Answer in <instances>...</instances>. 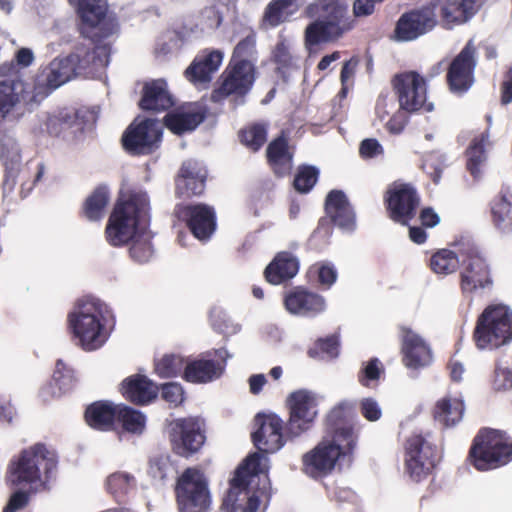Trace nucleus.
<instances>
[{
  "instance_id": "23",
  "label": "nucleus",
  "mask_w": 512,
  "mask_h": 512,
  "mask_svg": "<svg viewBox=\"0 0 512 512\" xmlns=\"http://www.w3.org/2000/svg\"><path fill=\"white\" fill-rule=\"evenodd\" d=\"M175 215L186 222L195 238L200 241L209 239L215 230V213L207 205H177Z\"/></svg>"
},
{
  "instance_id": "40",
  "label": "nucleus",
  "mask_w": 512,
  "mask_h": 512,
  "mask_svg": "<svg viewBox=\"0 0 512 512\" xmlns=\"http://www.w3.org/2000/svg\"><path fill=\"white\" fill-rule=\"evenodd\" d=\"M319 402V395L316 392L308 389H299L293 391L287 397V406L289 412L306 415L313 418L318 417Z\"/></svg>"
},
{
  "instance_id": "20",
  "label": "nucleus",
  "mask_w": 512,
  "mask_h": 512,
  "mask_svg": "<svg viewBox=\"0 0 512 512\" xmlns=\"http://www.w3.org/2000/svg\"><path fill=\"white\" fill-rule=\"evenodd\" d=\"M253 442L260 454L275 453L285 444L283 435V420L276 414H258L255 418Z\"/></svg>"
},
{
  "instance_id": "42",
  "label": "nucleus",
  "mask_w": 512,
  "mask_h": 512,
  "mask_svg": "<svg viewBox=\"0 0 512 512\" xmlns=\"http://www.w3.org/2000/svg\"><path fill=\"white\" fill-rule=\"evenodd\" d=\"M117 419L121 422L122 429L129 434L139 436L146 429V415L131 407L120 404Z\"/></svg>"
},
{
  "instance_id": "59",
  "label": "nucleus",
  "mask_w": 512,
  "mask_h": 512,
  "mask_svg": "<svg viewBox=\"0 0 512 512\" xmlns=\"http://www.w3.org/2000/svg\"><path fill=\"white\" fill-rule=\"evenodd\" d=\"M162 399L172 407H178L185 400V391L180 383L168 382L161 386Z\"/></svg>"
},
{
  "instance_id": "3",
  "label": "nucleus",
  "mask_w": 512,
  "mask_h": 512,
  "mask_svg": "<svg viewBox=\"0 0 512 512\" xmlns=\"http://www.w3.org/2000/svg\"><path fill=\"white\" fill-rule=\"evenodd\" d=\"M357 437L346 424H330L321 440L302 455V471L311 478H322L351 462Z\"/></svg>"
},
{
  "instance_id": "10",
  "label": "nucleus",
  "mask_w": 512,
  "mask_h": 512,
  "mask_svg": "<svg viewBox=\"0 0 512 512\" xmlns=\"http://www.w3.org/2000/svg\"><path fill=\"white\" fill-rule=\"evenodd\" d=\"M474 341L481 350H492L512 341V310L503 304L486 307L477 320Z\"/></svg>"
},
{
  "instance_id": "32",
  "label": "nucleus",
  "mask_w": 512,
  "mask_h": 512,
  "mask_svg": "<svg viewBox=\"0 0 512 512\" xmlns=\"http://www.w3.org/2000/svg\"><path fill=\"white\" fill-rule=\"evenodd\" d=\"M24 160V150L19 139L13 134L0 137V162L6 176L15 179L20 173Z\"/></svg>"
},
{
  "instance_id": "50",
  "label": "nucleus",
  "mask_w": 512,
  "mask_h": 512,
  "mask_svg": "<svg viewBox=\"0 0 512 512\" xmlns=\"http://www.w3.org/2000/svg\"><path fill=\"white\" fill-rule=\"evenodd\" d=\"M383 373V364L379 359L373 358L363 363L358 374V381L364 387H374Z\"/></svg>"
},
{
  "instance_id": "25",
  "label": "nucleus",
  "mask_w": 512,
  "mask_h": 512,
  "mask_svg": "<svg viewBox=\"0 0 512 512\" xmlns=\"http://www.w3.org/2000/svg\"><path fill=\"white\" fill-rule=\"evenodd\" d=\"M170 438L175 451L183 456L196 452L205 437L193 418L176 419L170 425Z\"/></svg>"
},
{
  "instance_id": "52",
  "label": "nucleus",
  "mask_w": 512,
  "mask_h": 512,
  "mask_svg": "<svg viewBox=\"0 0 512 512\" xmlns=\"http://www.w3.org/2000/svg\"><path fill=\"white\" fill-rule=\"evenodd\" d=\"M242 143L251 150H258L266 141V129L264 126L252 125L241 132Z\"/></svg>"
},
{
  "instance_id": "41",
  "label": "nucleus",
  "mask_w": 512,
  "mask_h": 512,
  "mask_svg": "<svg viewBox=\"0 0 512 512\" xmlns=\"http://www.w3.org/2000/svg\"><path fill=\"white\" fill-rule=\"evenodd\" d=\"M269 163L278 175H285L292 168V153L289 151L287 141L279 137L271 142L267 149Z\"/></svg>"
},
{
  "instance_id": "24",
  "label": "nucleus",
  "mask_w": 512,
  "mask_h": 512,
  "mask_svg": "<svg viewBox=\"0 0 512 512\" xmlns=\"http://www.w3.org/2000/svg\"><path fill=\"white\" fill-rule=\"evenodd\" d=\"M230 355L226 349L214 352V358H201L188 363L184 368V379L191 383L205 384L221 377Z\"/></svg>"
},
{
  "instance_id": "37",
  "label": "nucleus",
  "mask_w": 512,
  "mask_h": 512,
  "mask_svg": "<svg viewBox=\"0 0 512 512\" xmlns=\"http://www.w3.org/2000/svg\"><path fill=\"white\" fill-rule=\"evenodd\" d=\"M120 404L111 401H97L87 407L85 418L88 425L94 429L107 431L118 416Z\"/></svg>"
},
{
  "instance_id": "1",
  "label": "nucleus",
  "mask_w": 512,
  "mask_h": 512,
  "mask_svg": "<svg viewBox=\"0 0 512 512\" xmlns=\"http://www.w3.org/2000/svg\"><path fill=\"white\" fill-rule=\"evenodd\" d=\"M269 458L249 454L236 469L223 500L225 512H262L270 496Z\"/></svg>"
},
{
  "instance_id": "5",
  "label": "nucleus",
  "mask_w": 512,
  "mask_h": 512,
  "mask_svg": "<svg viewBox=\"0 0 512 512\" xmlns=\"http://www.w3.org/2000/svg\"><path fill=\"white\" fill-rule=\"evenodd\" d=\"M58 464L55 451L44 443H34L8 463L5 479L9 486L36 493L46 489Z\"/></svg>"
},
{
  "instance_id": "29",
  "label": "nucleus",
  "mask_w": 512,
  "mask_h": 512,
  "mask_svg": "<svg viewBox=\"0 0 512 512\" xmlns=\"http://www.w3.org/2000/svg\"><path fill=\"white\" fill-rule=\"evenodd\" d=\"M206 176V169L201 163L194 160L184 162L176 179V194L183 198L200 195L205 188Z\"/></svg>"
},
{
  "instance_id": "45",
  "label": "nucleus",
  "mask_w": 512,
  "mask_h": 512,
  "mask_svg": "<svg viewBox=\"0 0 512 512\" xmlns=\"http://www.w3.org/2000/svg\"><path fill=\"white\" fill-rule=\"evenodd\" d=\"M484 141V136H481V138H475L469 145L466 152L467 169L475 178L479 177L482 173L486 161Z\"/></svg>"
},
{
  "instance_id": "30",
  "label": "nucleus",
  "mask_w": 512,
  "mask_h": 512,
  "mask_svg": "<svg viewBox=\"0 0 512 512\" xmlns=\"http://www.w3.org/2000/svg\"><path fill=\"white\" fill-rule=\"evenodd\" d=\"M476 0H433L430 8L439 12L446 26L466 22L475 13Z\"/></svg>"
},
{
  "instance_id": "46",
  "label": "nucleus",
  "mask_w": 512,
  "mask_h": 512,
  "mask_svg": "<svg viewBox=\"0 0 512 512\" xmlns=\"http://www.w3.org/2000/svg\"><path fill=\"white\" fill-rule=\"evenodd\" d=\"M492 215L495 224L502 230L512 228V198L502 195L492 204Z\"/></svg>"
},
{
  "instance_id": "64",
  "label": "nucleus",
  "mask_w": 512,
  "mask_h": 512,
  "mask_svg": "<svg viewBox=\"0 0 512 512\" xmlns=\"http://www.w3.org/2000/svg\"><path fill=\"white\" fill-rule=\"evenodd\" d=\"M357 65H358V61L355 59H350L349 61L344 63L342 70H341V74H340V80H341V85H342V88L340 91L341 97H346L349 89L352 87L353 78L355 75Z\"/></svg>"
},
{
  "instance_id": "13",
  "label": "nucleus",
  "mask_w": 512,
  "mask_h": 512,
  "mask_svg": "<svg viewBox=\"0 0 512 512\" xmlns=\"http://www.w3.org/2000/svg\"><path fill=\"white\" fill-rule=\"evenodd\" d=\"M401 361L411 372H419L434 361L429 342L418 331L410 326L401 325L398 328Z\"/></svg>"
},
{
  "instance_id": "6",
  "label": "nucleus",
  "mask_w": 512,
  "mask_h": 512,
  "mask_svg": "<svg viewBox=\"0 0 512 512\" xmlns=\"http://www.w3.org/2000/svg\"><path fill=\"white\" fill-rule=\"evenodd\" d=\"M305 15L311 19L304 30L309 55L316 53L318 45L336 42L353 27L347 0H315L306 7Z\"/></svg>"
},
{
  "instance_id": "39",
  "label": "nucleus",
  "mask_w": 512,
  "mask_h": 512,
  "mask_svg": "<svg viewBox=\"0 0 512 512\" xmlns=\"http://www.w3.org/2000/svg\"><path fill=\"white\" fill-rule=\"evenodd\" d=\"M140 105L144 110L161 111L173 105L172 97L164 80L158 79L147 83Z\"/></svg>"
},
{
  "instance_id": "62",
  "label": "nucleus",
  "mask_w": 512,
  "mask_h": 512,
  "mask_svg": "<svg viewBox=\"0 0 512 512\" xmlns=\"http://www.w3.org/2000/svg\"><path fill=\"white\" fill-rule=\"evenodd\" d=\"M361 415L370 422H376L382 417V409L378 401L372 397L361 399L359 403Z\"/></svg>"
},
{
  "instance_id": "15",
  "label": "nucleus",
  "mask_w": 512,
  "mask_h": 512,
  "mask_svg": "<svg viewBox=\"0 0 512 512\" xmlns=\"http://www.w3.org/2000/svg\"><path fill=\"white\" fill-rule=\"evenodd\" d=\"M394 89L398 97V104L407 112L423 109L431 112L434 107L426 99L427 87L425 79L414 71L404 72L395 76Z\"/></svg>"
},
{
  "instance_id": "51",
  "label": "nucleus",
  "mask_w": 512,
  "mask_h": 512,
  "mask_svg": "<svg viewBox=\"0 0 512 512\" xmlns=\"http://www.w3.org/2000/svg\"><path fill=\"white\" fill-rule=\"evenodd\" d=\"M317 418L289 412L287 433L290 437L296 438L308 432L314 425Z\"/></svg>"
},
{
  "instance_id": "55",
  "label": "nucleus",
  "mask_w": 512,
  "mask_h": 512,
  "mask_svg": "<svg viewBox=\"0 0 512 512\" xmlns=\"http://www.w3.org/2000/svg\"><path fill=\"white\" fill-rule=\"evenodd\" d=\"M318 170L313 166H303L299 168L294 179L295 189L299 192H308L317 182Z\"/></svg>"
},
{
  "instance_id": "21",
  "label": "nucleus",
  "mask_w": 512,
  "mask_h": 512,
  "mask_svg": "<svg viewBox=\"0 0 512 512\" xmlns=\"http://www.w3.org/2000/svg\"><path fill=\"white\" fill-rule=\"evenodd\" d=\"M386 202L390 218L406 225L415 215L419 198L410 184L395 182L387 190Z\"/></svg>"
},
{
  "instance_id": "57",
  "label": "nucleus",
  "mask_w": 512,
  "mask_h": 512,
  "mask_svg": "<svg viewBox=\"0 0 512 512\" xmlns=\"http://www.w3.org/2000/svg\"><path fill=\"white\" fill-rule=\"evenodd\" d=\"M256 35L253 32H250L243 40H241L233 51V56L231 61H240V60H251L253 62L254 56L256 54Z\"/></svg>"
},
{
  "instance_id": "22",
  "label": "nucleus",
  "mask_w": 512,
  "mask_h": 512,
  "mask_svg": "<svg viewBox=\"0 0 512 512\" xmlns=\"http://www.w3.org/2000/svg\"><path fill=\"white\" fill-rule=\"evenodd\" d=\"M476 49L469 41L449 65L447 80L454 93L466 92L474 83Z\"/></svg>"
},
{
  "instance_id": "16",
  "label": "nucleus",
  "mask_w": 512,
  "mask_h": 512,
  "mask_svg": "<svg viewBox=\"0 0 512 512\" xmlns=\"http://www.w3.org/2000/svg\"><path fill=\"white\" fill-rule=\"evenodd\" d=\"M221 78V86L214 91L213 100L220 101L232 94L245 95L256 78L255 64L251 60L230 61Z\"/></svg>"
},
{
  "instance_id": "26",
  "label": "nucleus",
  "mask_w": 512,
  "mask_h": 512,
  "mask_svg": "<svg viewBox=\"0 0 512 512\" xmlns=\"http://www.w3.org/2000/svg\"><path fill=\"white\" fill-rule=\"evenodd\" d=\"M435 25L436 14L430 6L414 10L399 18L395 36L400 41H411L429 32Z\"/></svg>"
},
{
  "instance_id": "63",
  "label": "nucleus",
  "mask_w": 512,
  "mask_h": 512,
  "mask_svg": "<svg viewBox=\"0 0 512 512\" xmlns=\"http://www.w3.org/2000/svg\"><path fill=\"white\" fill-rule=\"evenodd\" d=\"M313 269L318 274V282L327 288L331 287L337 279V271L333 264L328 262L317 263Z\"/></svg>"
},
{
  "instance_id": "34",
  "label": "nucleus",
  "mask_w": 512,
  "mask_h": 512,
  "mask_svg": "<svg viewBox=\"0 0 512 512\" xmlns=\"http://www.w3.org/2000/svg\"><path fill=\"white\" fill-rule=\"evenodd\" d=\"M326 212L336 226L351 231L355 227L354 212L343 192L331 191L326 199Z\"/></svg>"
},
{
  "instance_id": "18",
  "label": "nucleus",
  "mask_w": 512,
  "mask_h": 512,
  "mask_svg": "<svg viewBox=\"0 0 512 512\" xmlns=\"http://www.w3.org/2000/svg\"><path fill=\"white\" fill-rule=\"evenodd\" d=\"M33 133L36 135L48 134L71 141L82 133L83 124L77 114L61 110L56 113H41L33 125Z\"/></svg>"
},
{
  "instance_id": "48",
  "label": "nucleus",
  "mask_w": 512,
  "mask_h": 512,
  "mask_svg": "<svg viewBox=\"0 0 512 512\" xmlns=\"http://www.w3.org/2000/svg\"><path fill=\"white\" fill-rule=\"evenodd\" d=\"M143 234L136 236L130 241V255L135 261L140 263L149 261L153 255L152 234L149 228Z\"/></svg>"
},
{
  "instance_id": "61",
  "label": "nucleus",
  "mask_w": 512,
  "mask_h": 512,
  "mask_svg": "<svg viewBox=\"0 0 512 512\" xmlns=\"http://www.w3.org/2000/svg\"><path fill=\"white\" fill-rule=\"evenodd\" d=\"M407 113L408 112L402 109L398 104V109L384 122L386 130L394 135L402 133L408 123Z\"/></svg>"
},
{
  "instance_id": "56",
  "label": "nucleus",
  "mask_w": 512,
  "mask_h": 512,
  "mask_svg": "<svg viewBox=\"0 0 512 512\" xmlns=\"http://www.w3.org/2000/svg\"><path fill=\"white\" fill-rule=\"evenodd\" d=\"M222 22V13L221 11L212 6V7H206L198 16V23L197 26L202 32H209L212 30H215L220 26Z\"/></svg>"
},
{
  "instance_id": "35",
  "label": "nucleus",
  "mask_w": 512,
  "mask_h": 512,
  "mask_svg": "<svg viewBox=\"0 0 512 512\" xmlns=\"http://www.w3.org/2000/svg\"><path fill=\"white\" fill-rule=\"evenodd\" d=\"M304 2L305 0H272L264 10L262 27H277L289 21Z\"/></svg>"
},
{
  "instance_id": "4",
  "label": "nucleus",
  "mask_w": 512,
  "mask_h": 512,
  "mask_svg": "<svg viewBox=\"0 0 512 512\" xmlns=\"http://www.w3.org/2000/svg\"><path fill=\"white\" fill-rule=\"evenodd\" d=\"M85 24L82 21L81 31L85 39L78 43L74 51L65 58L54 59L45 70V81L42 83L49 93L71 80L75 75L81 74L91 65L105 67L109 63L110 45L103 40L110 36L85 33ZM41 84V82H39Z\"/></svg>"
},
{
  "instance_id": "36",
  "label": "nucleus",
  "mask_w": 512,
  "mask_h": 512,
  "mask_svg": "<svg viewBox=\"0 0 512 512\" xmlns=\"http://www.w3.org/2000/svg\"><path fill=\"white\" fill-rule=\"evenodd\" d=\"M465 411L464 400L461 395H445L435 405L434 417L445 427L457 425L463 418Z\"/></svg>"
},
{
  "instance_id": "49",
  "label": "nucleus",
  "mask_w": 512,
  "mask_h": 512,
  "mask_svg": "<svg viewBox=\"0 0 512 512\" xmlns=\"http://www.w3.org/2000/svg\"><path fill=\"white\" fill-rule=\"evenodd\" d=\"M184 360L179 355H165L155 364V371L162 378L179 375L185 368Z\"/></svg>"
},
{
  "instance_id": "53",
  "label": "nucleus",
  "mask_w": 512,
  "mask_h": 512,
  "mask_svg": "<svg viewBox=\"0 0 512 512\" xmlns=\"http://www.w3.org/2000/svg\"><path fill=\"white\" fill-rule=\"evenodd\" d=\"M134 484V477L127 472H115L106 479V488L112 494L124 493Z\"/></svg>"
},
{
  "instance_id": "60",
  "label": "nucleus",
  "mask_w": 512,
  "mask_h": 512,
  "mask_svg": "<svg viewBox=\"0 0 512 512\" xmlns=\"http://www.w3.org/2000/svg\"><path fill=\"white\" fill-rule=\"evenodd\" d=\"M398 109L394 97L388 95H381L377 99L375 106L376 118L384 123L387 119L394 114V111Z\"/></svg>"
},
{
  "instance_id": "54",
  "label": "nucleus",
  "mask_w": 512,
  "mask_h": 512,
  "mask_svg": "<svg viewBox=\"0 0 512 512\" xmlns=\"http://www.w3.org/2000/svg\"><path fill=\"white\" fill-rule=\"evenodd\" d=\"M307 353L311 358H334L338 355V340L334 336L319 339L316 346L310 348Z\"/></svg>"
},
{
  "instance_id": "11",
  "label": "nucleus",
  "mask_w": 512,
  "mask_h": 512,
  "mask_svg": "<svg viewBox=\"0 0 512 512\" xmlns=\"http://www.w3.org/2000/svg\"><path fill=\"white\" fill-rule=\"evenodd\" d=\"M178 505L183 512H204L211 503L208 482L198 468H187L176 484Z\"/></svg>"
},
{
  "instance_id": "43",
  "label": "nucleus",
  "mask_w": 512,
  "mask_h": 512,
  "mask_svg": "<svg viewBox=\"0 0 512 512\" xmlns=\"http://www.w3.org/2000/svg\"><path fill=\"white\" fill-rule=\"evenodd\" d=\"M109 200L110 196L108 190L104 187L97 188L84 203V216L90 221L100 220L105 214Z\"/></svg>"
},
{
  "instance_id": "31",
  "label": "nucleus",
  "mask_w": 512,
  "mask_h": 512,
  "mask_svg": "<svg viewBox=\"0 0 512 512\" xmlns=\"http://www.w3.org/2000/svg\"><path fill=\"white\" fill-rule=\"evenodd\" d=\"M121 393L127 400L145 405L156 399L159 388L145 375L135 374L122 381Z\"/></svg>"
},
{
  "instance_id": "44",
  "label": "nucleus",
  "mask_w": 512,
  "mask_h": 512,
  "mask_svg": "<svg viewBox=\"0 0 512 512\" xmlns=\"http://www.w3.org/2000/svg\"><path fill=\"white\" fill-rule=\"evenodd\" d=\"M460 259L455 252L442 249L434 253L430 259V267L438 275L454 273L459 267Z\"/></svg>"
},
{
  "instance_id": "8",
  "label": "nucleus",
  "mask_w": 512,
  "mask_h": 512,
  "mask_svg": "<svg viewBox=\"0 0 512 512\" xmlns=\"http://www.w3.org/2000/svg\"><path fill=\"white\" fill-rule=\"evenodd\" d=\"M48 95L44 85L19 74L13 63L0 66V122L12 117L19 105L33 109Z\"/></svg>"
},
{
  "instance_id": "38",
  "label": "nucleus",
  "mask_w": 512,
  "mask_h": 512,
  "mask_svg": "<svg viewBox=\"0 0 512 512\" xmlns=\"http://www.w3.org/2000/svg\"><path fill=\"white\" fill-rule=\"evenodd\" d=\"M203 119V115L194 106L187 105L168 113L165 125L174 134H183L193 131Z\"/></svg>"
},
{
  "instance_id": "27",
  "label": "nucleus",
  "mask_w": 512,
  "mask_h": 512,
  "mask_svg": "<svg viewBox=\"0 0 512 512\" xmlns=\"http://www.w3.org/2000/svg\"><path fill=\"white\" fill-rule=\"evenodd\" d=\"M284 306L290 314L302 317H316L327 308L323 296L300 287L286 293Z\"/></svg>"
},
{
  "instance_id": "17",
  "label": "nucleus",
  "mask_w": 512,
  "mask_h": 512,
  "mask_svg": "<svg viewBox=\"0 0 512 512\" xmlns=\"http://www.w3.org/2000/svg\"><path fill=\"white\" fill-rule=\"evenodd\" d=\"M162 125L155 119H136L126 130L124 148L133 154H149L159 147Z\"/></svg>"
},
{
  "instance_id": "19",
  "label": "nucleus",
  "mask_w": 512,
  "mask_h": 512,
  "mask_svg": "<svg viewBox=\"0 0 512 512\" xmlns=\"http://www.w3.org/2000/svg\"><path fill=\"white\" fill-rule=\"evenodd\" d=\"M84 22L85 33L112 36L117 31L116 20L109 16L106 0H69Z\"/></svg>"
},
{
  "instance_id": "33",
  "label": "nucleus",
  "mask_w": 512,
  "mask_h": 512,
  "mask_svg": "<svg viewBox=\"0 0 512 512\" xmlns=\"http://www.w3.org/2000/svg\"><path fill=\"white\" fill-rule=\"evenodd\" d=\"M299 271L298 259L289 252H279L264 270L267 282L279 285L294 278Z\"/></svg>"
},
{
  "instance_id": "47",
  "label": "nucleus",
  "mask_w": 512,
  "mask_h": 512,
  "mask_svg": "<svg viewBox=\"0 0 512 512\" xmlns=\"http://www.w3.org/2000/svg\"><path fill=\"white\" fill-rule=\"evenodd\" d=\"M51 380L57 386V392H52V394L65 395L74 388L76 383L74 370L62 360L57 361Z\"/></svg>"
},
{
  "instance_id": "7",
  "label": "nucleus",
  "mask_w": 512,
  "mask_h": 512,
  "mask_svg": "<svg viewBox=\"0 0 512 512\" xmlns=\"http://www.w3.org/2000/svg\"><path fill=\"white\" fill-rule=\"evenodd\" d=\"M149 198L139 191L121 197L106 224L105 239L115 247L129 244L149 228Z\"/></svg>"
},
{
  "instance_id": "12",
  "label": "nucleus",
  "mask_w": 512,
  "mask_h": 512,
  "mask_svg": "<svg viewBox=\"0 0 512 512\" xmlns=\"http://www.w3.org/2000/svg\"><path fill=\"white\" fill-rule=\"evenodd\" d=\"M461 264L460 287L465 296L473 297L491 289L490 266L478 250L472 248L462 253Z\"/></svg>"
},
{
  "instance_id": "58",
  "label": "nucleus",
  "mask_w": 512,
  "mask_h": 512,
  "mask_svg": "<svg viewBox=\"0 0 512 512\" xmlns=\"http://www.w3.org/2000/svg\"><path fill=\"white\" fill-rule=\"evenodd\" d=\"M173 471L168 455H159L150 460L148 473L155 480L162 481Z\"/></svg>"
},
{
  "instance_id": "9",
  "label": "nucleus",
  "mask_w": 512,
  "mask_h": 512,
  "mask_svg": "<svg viewBox=\"0 0 512 512\" xmlns=\"http://www.w3.org/2000/svg\"><path fill=\"white\" fill-rule=\"evenodd\" d=\"M469 457L479 471L504 466L512 460V439L502 431L483 429L474 438Z\"/></svg>"
},
{
  "instance_id": "2",
  "label": "nucleus",
  "mask_w": 512,
  "mask_h": 512,
  "mask_svg": "<svg viewBox=\"0 0 512 512\" xmlns=\"http://www.w3.org/2000/svg\"><path fill=\"white\" fill-rule=\"evenodd\" d=\"M110 307L93 296L78 299L67 314L68 330L81 349L87 352L102 348L114 329Z\"/></svg>"
},
{
  "instance_id": "28",
  "label": "nucleus",
  "mask_w": 512,
  "mask_h": 512,
  "mask_svg": "<svg viewBox=\"0 0 512 512\" xmlns=\"http://www.w3.org/2000/svg\"><path fill=\"white\" fill-rule=\"evenodd\" d=\"M220 50H204L199 53L185 70L186 79L194 85H202L212 80L223 61Z\"/></svg>"
},
{
  "instance_id": "14",
  "label": "nucleus",
  "mask_w": 512,
  "mask_h": 512,
  "mask_svg": "<svg viewBox=\"0 0 512 512\" xmlns=\"http://www.w3.org/2000/svg\"><path fill=\"white\" fill-rule=\"evenodd\" d=\"M437 460L436 447L421 435L411 436L406 443L405 471L414 482H421L432 472Z\"/></svg>"
}]
</instances>
